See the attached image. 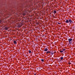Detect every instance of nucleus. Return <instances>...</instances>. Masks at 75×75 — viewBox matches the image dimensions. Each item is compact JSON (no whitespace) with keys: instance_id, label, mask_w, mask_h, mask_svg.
<instances>
[{"instance_id":"obj_1","label":"nucleus","mask_w":75,"mask_h":75,"mask_svg":"<svg viewBox=\"0 0 75 75\" xmlns=\"http://www.w3.org/2000/svg\"><path fill=\"white\" fill-rule=\"evenodd\" d=\"M72 40V39H68V41H69V42L70 44H71L72 43V42L71 41Z\"/></svg>"},{"instance_id":"obj_2","label":"nucleus","mask_w":75,"mask_h":75,"mask_svg":"<svg viewBox=\"0 0 75 75\" xmlns=\"http://www.w3.org/2000/svg\"><path fill=\"white\" fill-rule=\"evenodd\" d=\"M69 22L70 23H74V22L71 20V19L69 20Z\"/></svg>"},{"instance_id":"obj_3","label":"nucleus","mask_w":75,"mask_h":75,"mask_svg":"<svg viewBox=\"0 0 75 75\" xmlns=\"http://www.w3.org/2000/svg\"><path fill=\"white\" fill-rule=\"evenodd\" d=\"M22 26V24L21 23H20L18 24V27L20 28V27H21Z\"/></svg>"},{"instance_id":"obj_4","label":"nucleus","mask_w":75,"mask_h":75,"mask_svg":"<svg viewBox=\"0 0 75 75\" xmlns=\"http://www.w3.org/2000/svg\"><path fill=\"white\" fill-rule=\"evenodd\" d=\"M23 16H25L26 15V12L25 11L23 13Z\"/></svg>"},{"instance_id":"obj_5","label":"nucleus","mask_w":75,"mask_h":75,"mask_svg":"<svg viewBox=\"0 0 75 75\" xmlns=\"http://www.w3.org/2000/svg\"><path fill=\"white\" fill-rule=\"evenodd\" d=\"M66 23H69V20H66L65 22Z\"/></svg>"},{"instance_id":"obj_6","label":"nucleus","mask_w":75,"mask_h":75,"mask_svg":"<svg viewBox=\"0 0 75 75\" xmlns=\"http://www.w3.org/2000/svg\"><path fill=\"white\" fill-rule=\"evenodd\" d=\"M13 42H14V44H15L16 45V44H17V42H16V41H14Z\"/></svg>"},{"instance_id":"obj_7","label":"nucleus","mask_w":75,"mask_h":75,"mask_svg":"<svg viewBox=\"0 0 75 75\" xmlns=\"http://www.w3.org/2000/svg\"><path fill=\"white\" fill-rule=\"evenodd\" d=\"M50 53H51V54H52V55H53L54 54V52H53V51H51L50 52Z\"/></svg>"},{"instance_id":"obj_8","label":"nucleus","mask_w":75,"mask_h":75,"mask_svg":"<svg viewBox=\"0 0 75 75\" xmlns=\"http://www.w3.org/2000/svg\"><path fill=\"white\" fill-rule=\"evenodd\" d=\"M5 30H8V28L7 27H6L5 28Z\"/></svg>"},{"instance_id":"obj_9","label":"nucleus","mask_w":75,"mask_h":75,"mask_svg":"<svg viewBox=\"0 0 75 75\" xmlns=\"http://www.w3.org/2000/svg\"><path fill=\"white\" fill-rule=\"evenodd\" d=\"M50 52H51L50 51H47L46 52V54H48L49 53H50Z\"/></svg>"},{"instance_id":"obj_10","label":"nucleus","mask_w":75,"mask_h":75,"mask_svg":"<svg viewBox=\"0 0 75 75\" xmlns=\"http://www.w3.org/2000/svg\"><path fill=\"white\" fill-rule=\"evenodd\" d=\"M44 51H48V49L47 48H45Z\"/></svg>"},{"instance_id":"obj_11","label":"nucleus","mask_w":75,"mask_h":75,"mask_svg":"<svg viewBox=\"0 0 75 75\" xmlns=\"http://www.w3.org/2000/svg\"><path fill=\"white\" fill-rule=\"evenodd\" d=\"M53 13L54 14H56L57 13V11H54Z\"/></svg>"},{"instance_id":"obj_12","label":"nucleus","mask_w":75,"mask_h":75,"mask_svg":"<svg viewBox=\"0 0 75 75\" xmlns=\"http://www.w3.org/2000/svg\"><path fill=\"white\" fill-rule=\"evenodd\" d=\"M63 57H61L60 59L61 60H63Z\"/></svg>"},{"instance_id":"obj_13","label":"nucleus","mask_w":75,"mask_h":75,"mask_svg":"<svg viewBox=\"0 0 75 75\" xmlns=\"http://www.w3.org/2000/svg\"><path fill=\"white\" fill-rule=\"evenodd\" d=\"M63 52V50H60V52Z\"/></svg>"},{"instance_id":"obj_14","label":"nucleus","mask_w":75,"mask_h":75,"mask_svg":"<svg viewBox=\"0 0 75 75\" xmlns=\"http://www.w3.org/2000/svg\"><path fill=\"white\" fill-rule=\"evenodd\" d=\"M29 53L30 54V53L31 52V51L30 50H29Z\"/></svg>"},{"instance_id":"obj_15","label":"nucleus","mask_w":75,"mask_h":75,"mask_svg":"<svg viewBox=\"0 0 75 75\" xmlns=\"http://www.w3.org/2000/svg\"><path fill=\"white\" fill-rule=\"evenodd\" d=\"M41 60L42 61V62H44V59H41Z\"/></svg>"},{"instance_id":"obj_16","label":"nucleus","mask_w":75,"mask_h":75,"mask_svg":"<svg viewBox=\"0 0 75 75\" xmlns=\"http://www.w3.org/2000/svg\"><path fill=\"white\" fill-rule=\"evenodd\" d=\"M58 24H61V23H58Z\"/></svg>"},{"instance_id":"obj_17","label":"nucleus","mask_w":75,"mask_h":75,"mask_svg":"<svg viewBox=\"0 0 75 75\" xmlns=\"http://www.w3.org/2000/svg\"><path fill=\"white\" fill-rule=\"evenodd\" d=\"M69 64H71V63H69Z\"/></svg>"},{"instance_id":"obj_18","label":"nucleus","mask_w":75,"mask_h":75,"mask_svg":"<svg viewBox=\"0 0 75 75\" xmlns=\"http://www.w3.org/2000/svg\"><path fill=\"white\" fill-rule=\"evenodd\" d=\"M65 49H64L63 50V51H65Z\"/></svg>"},{"instance_id":"obj_19","label":"nucleus","mask_w":75,"mask_h":75,"mask_svg":"<svg viewBox=\"0 0 75 75\" xmlns=\"http://www.w3.org/2000/svg\"><path fill=\"white\" fill-rule=\"evenodd\" d=\"M34 75H36V74H34Z\"/></svg>"},{"instance_id":"obj_20","label":"nucleus","mask_w":75,"mask_h":75,"mask_svg":"<svg viewBox=\"0 0 75 75\" xmlns=\"http://www.w3.org/2000/svg\"><path fill=\"white\" fill-rule=\"evenodd\" d=\"M1 21H0V23H1Z\"/></svg>"}]
</instances>
